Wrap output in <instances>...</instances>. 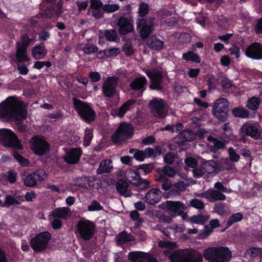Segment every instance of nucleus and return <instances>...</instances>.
<instances>
[{
	"mask_svg": "<svg viewBox=\"0 0 262 262\" xmlns=\"http://www.w3.org/2000/svg\"><path fill=\"white\" fill-rule=\"evenodd\" d=\"M158 244L160 247L166 249L164 253L171 262H202V254L198 251L185 249L174 252L177 247L176 243L160 241Z\"/></svg>",
	"mask_w": 262,
	"mask_h": 262,
	"instance_id": "1",
	"label": "nucleus"
},
{
	"mask_svg": "<svg viewBox=\"0 0 262 262\" xmlns=\"http://www.w3.org/2000/svg\"><path fill=\"white\" fill-rule=\"evenodd\" d=\"M26 108L16 97H11L0 104V118L21 121L27 117Z\"/></svg>",
	"mask_w": 262,
	"mask_h": 262,
	"instance_id": "2",
	"label": "nucleus"
},
{
	"mask_svg": "<svg viewBox=\"0 0 262 262\" xmlns=\"http://www.w3.org/2000/svg\"><path fill=\"white\" fill-rule=\"evenodd\" d=\"M203 255L209 262H228L231 257V252L227 247L219 246L205 249Z\"/></svg>",
	"mask_w": 262,
	"mask_h": 262,
	"instance_id": "3",
	"label": "nucleus"
},
{
	"mask_svg": "<svg viewBox=\"0 0 262 262\" xmlns=\"http://www.w3.org/2000/svg\"><path fill=\"white\" fill-rule=\"evenodd\" d=\"M95 225L89 220H81L76 226L75 233L77 237L89 240L95 233Z\"/></svg>",
	"mask_w": 262,
	"mask_h": 262,
	"instance_id": "4",
	"label": "nucleus"
},
{
	"mask_svg": "<svg viewBox=\"0 0 262 262\" xmlns=\"http://www.w3.org/2000/svg\"><path fill=\"white\" fill-rule=\"evenodd\" d=\"M73 103L76 112L83 120L87 122L94 120L96 114L89 105L76 99H73Z\"/></svg>",
	"mask_w": 262,
	"mask_h": 262,
	"instance_id": "5",
	"label": "nucleus"
},
{
	"mask_svg": "<svg viewBox=\"0 0 262 262\" xmlns=\"http://www.w3.org/2000/svg\"><path fill=\"white\" fill-rule=\"evenodd\" d=\"M0 142L5 146L13 147L18 149L22 148L16 136L8 129H0Z\"/></svg>",
	"mask_w": 262,
	"mask_h": 262,
	"instance_id": "6",
	"label": "nucleus"
},
{
	"mask_svg": "<svg viewBox=\"0 0 262 262\" xmlns=\"http://www.w3.org/2000/svg\"><path fill=\"white\" fill-rule=\"evenodd\" d=\"M223 130L224 131V133L222 135L223 141L214 139L211 136L207 138V140L210 142V144H212V145L211 144V146H213L215 149H219L224 148L228 142L236 139V136L233 135L228 123L224 124Z\"/></svg>",
	"mask_w": 262,
	"mask_h": 262,
	"instance_id": "7",
	"label": "nucleus"
},
{
	"mask_svg": "<svg viewBox=\"0 0 262 262\" xmlns=\"http://www.w3.org/2000/svg\"><path fill=\"white\" fill-rule=\"evenodd\" d=\"M239 133L242 137L248 136L254 139H258L261 135V127L257 122H247L242 126Z\"/></svg>",
	"mask_w": 262,
	"mask_h": 262,
	"instance_id": "8",
	"label": "nucleus"
},
{
	"mask_svg": "<svg viewBox=\"0 0 262 262\" xmlns=\"http://www.w3.org/2000/svg\"><path fill=\"white\" fill-rule=\"evenodd\" d=\"M229 103L225 98L215 101L213 106V114L219 120L225 121L228 117Z\"/></svg>",
	"mask_w": 262,
	"mask_h": 262,
	"instance_id": "9",
	"label": "nucleus"
},
{
	"mask_svg": "<svg viewBox=\"0 0 262 262\" xmlns=\"http://www.w3.org/2000/svg\"><path fill=\"white\" fill-rule=\"evenodd\" d=\"M51 238L48 232H43L37 234L31 241V246L35 251H41L45 249Z\"/></svg>",
	"mask_w": 262,
	"mask_h": 262,
	"instance_id": "10",
	"label": "nucleus"
},
{
	"mask_svg": "<svg viewBox=\"0 0 262 262\" xmlns=\"http://www.w3.org/2000/svg\"><path fill=\"white\" fill-rule=\"evenodd\" d=\"M154 21L155 18L151 17L146 19L141 18L137 19V26L142 38H146L154 30Z\"/></svg>",
	"mask_w": 262,
	"mask_h": 262,
	"instance_id": "11",
	"label": "nucleus"
},
{
	"mask_svg": "<svg viewBox=\"0 0 262 262\" xmlns=\"http://www.w3.org/2000/svg\"><path fill=\"white\" fill-rule=\"evenodd\" d=\"M30 147L32 151L38 155L45 154L49 149V145L45 139L40 136L32 137L30 141Z\"/></svg>",
	"mask_w": 262,
	"mask_h": 262,
	"instance_id": "12",
	"label": "nucleus"
},
{
	"mask_svg": "<svg viewBox=\"0 0 262 262\" xmlns=\"http://www.w3.org/2000/svg\"><path fill=\"white\" fill-rule=\"evenodd\" d=\"M217 168L216 163L213 160L206 161L201 165L195 167L192 170L193 175L195 178H198L205 174H210L214 172Z\"/></svg>",
	"mask_w": 262,
	"mask_h": 262,
	"instance_id": "13",
	"label": "nucleus"
},
{
	"mask_svg": "<svg viewBox=\"0 0 262 262\" xmlns=\"http://www.w3.org/2000/svg\"><path fill=\"white\" fill-rule=\"evenodd\" d=\"M133 132V128L131 125L122 123L112 136V140L114 142L119 143L129 137L132 135Z\"/></svg>",
	"mask_w": 262,
	"mask_h": 262,
	"instance_id": "14",
	"label": "nucleus"
},
{
	"mask_svg": "<svg viewBox=\"0 0 262 262\" xmlns=\"http://www.w3.org/2000/svg\"><path fill=\"white\" fill-rule=\"evenodd\" d=\"M125 179L133 185L144 189L148 186L149 182L146 179H141L139 174L135 170L129 169L125 174Z\"/></svg>",
	"mask_w": 262,
	"mask_h": 262,
	"instance_id": "15",
	"label": "nucleus"
},
{
	"mask_svg": "<svg viewBox=\"0 0 262 262\" xmlns=\"http://www.w3.org/2000/svg\"><path fill=\"white\" fill-rule=\"evenodd\" d=\"M149 107L152 114L157 117H164L167 114L165 103L163 100L155 98L150 102Z\"/></svg>",
	"mask_w": 262,
	"mask_h": 262,
	"instance_id": "16",
	"label": "nucleus"
},
{
	"mask_svg": "<svg viewBox=\"0 0 262 262\" xmlns=\"http://www.w3.org/2000/svg\"><path fill=\"white\" fill-rule=\"evenodd\" d=\"M118 84V78L115 77H107L103 82L102 91L106 97H111L116 93V88Z\"/></svg>",
	"mask_w": 262,
	"mask_h": 262,
	"instance_id": "17",
	"label": "nucleus"
},
{
	"mask_svg": "<svg viewBox=\"0 0 262 262\" xmlns=\"http://www.w3.org/2000/svg\"><path fill=\"white\" fill-rule=\"evenodd\" d=\"M247 57L256 60L262 59V46L258 42H254L248 46L245 50Z\"/></svg>",
	"mask_w": 262,
	"mask_h": 262,
	"instance_id": "18",
	"label": "nucleus"
},
{
	"mask_svg": "<svg viewBox=\"0 0 262 262\" xmlns=\"http://www.w3.org/2000/svg\"><path fill=\"white\" fill-rule=\"evenodd\" d=\"M82 151L80 148H71L66 150L64 160L69 164L77 163L81 157Z\"/></svg>",
	"mask_w": 262,
	"mask_h": 262,
	"instance_id": "19",
	"label": "nucleus"
},
{
	"mask_svg": "<svg viewBox=\"0 0 262 262\" xmlns=\"http://www.w3.org/2000/svg\"><path fill=\"white\" fill-rule=\"evenodd\" d=\"M128 256L130 260L134 262H158L155 258L142 252H131Z\"/></svg>",
	"mask_w": 262,
	"mask_h": 262,
	"instance_id": "20",
	"label": "nucleus"
},
{
	"mask_svg": "<svg viewBox=\"0 0 262 262\" xmlns=\"http://www.w3.org/2000/svg\"><path fill=\"white\" fill-rule=\"evenodd\" d=\"M120 34L125 35L134 30L133 20L132 18L120 17L118 21Z\"/></svg>",
	"mask_w": 262,
	"mask_h": 262,
	"instance_id": "21",
	"label": "nucleus"
},
{
	"mask_svg": "<svg viewBox=\"0 0 262 262\" xmlns=\"http://www.w3.org/2000/svg\"><path fill=\"white\" fill-rule=\"evenodd\" d=\"M145 73L151 80L150 88L152 89L159 90L161 89V73L155 70L145 71Z\"/></svg>",
	"mask_w": 262,
	"mask_h": 262,
	"instance_id": "22",
	"label": "nucleus"
},
{
	"mask_svg": "<svg viewBox=\"0 0 262 262\" xmlns=\"http://www.w3.org/2000/svg\"><path fill=\"white\" fill-rule=\"evenodd\" d=\"M159 207L170 212L179 214L184 209L183 205L179 202L166 201L161 204Z\"/></svg>",
	"mask_w": 262,
	"mask_h": 262,
	"instance_id": "23",
	"label": "nucleus"
},
{
	"mask_svg": "<svg viewBox=\"0 0 262 262\" xmlns=\"http://www.w3.org/2000/svg\"><path fill=\"white\" fill-rule=\"evenodd\" d=\"M200 196L204 197L208 201L213 202L216 201L224 200L226 196L220 192L212 189H209L206 191L200 194Z\"/></svg>",
	"mask_w": 262,
	"mask_h": 262,
	"instance_id": "24",
	"label": "nucleus"
},
{
	"mask_svg": "<svg viewBox=\"0 0 262 262\" xmlns=\"http://www.w3.org/2000/svg\"><path fill=\"white\" fill-rule=\"evenodd\" d=\"M161 191L159 189H152L145 196V201L150 204H155L158 203L161 198Z\"/></svg>",
	"mask_w": 262,
	"mask_h": 262,
	"instance_id": "25",
	"label": "nucleus"
},
{
	"mask_svg": "<svg viewBox=\"0 0 262 262\" xmlns=\"http://www.w3.org/2000/svg\"><path fill=\"white\" fill-rule=\"evenodd\" d=\"M56 7V10L52 8L46 10L44 12L38 15L37 17H50L53 15H59L62 12V3L61 1L58 2Z\"/></svg>",
	"mask_w": 262,
	"mask_h": 262,
	"instance_id": "26",
	"label": "nucleus"
},
{
	"mask_svg": "<svg viewBox=\"0 0 262 262\" xmlns=\"http://www.w3.org/2000/svg\"><path fill=\"white\" fill-rule=\"evenodd\" d=\"M116 189L120 194L128 197L132 195L128 183L123 180L119 181L116 184Z\"/></svg>",
	"mask_w": 262,
	"mask_h": 262,
	"instance_id": "27",
	"label": "nucleus"
},
{
	"mask_svg": "<svg viewBox=\"0 0 262 262\" xmlns=\"http://www.w3.org/2000/svg\"><path fill=\"white\" fill-rule=\"evenodd\" d=\"M196 135L192 131L185 130L180 134L177 138L178 142L182 145L184 142L191 141L195 139Z\"/></svg>",
	"mask_w": 262,
	"mask_h": 262,
	"instance_id": "28",
	"label": "nucleus"
},
{
	"mask_svg": "<svg viewBox=\"0 0 262 262\" xmlns=\"http://www.w3.org/2000/svg\"><path fill=\"white\" fill-rule=\"evenodd\" d=\"M52 215L55 217L67 219L71 216V211L68 207L58 208L52 211Z\"/></svg>",
	"mask_w": 262,
	"mask_h": 262,
	"instance_id": "29",
	"label": "nucleus"
},
{
	"mask_svg": "<svg viewBox=\"0 0 262 262\" xmlns=\"http://www.w3.org/2000/svg\"><path fill=\"white\" fill-rule=\"evenodd\" d=\"M146 83V80L145 77L140 76L135 79L130 84V88L135 91L145 90V85Z\"/></svg>",
	"mask_w": 262,
	"mask_h": 262,
	"instance_id": "30",
	"label": "nucleus"
},
{
	"mask_svg": "<svg viewBox=\"0 0 262 262\" xmlns=\"http://www.w3.org/2000/svg\"><path fill=\"white\" fill-rule=\"evenodd\" d=\"M27 49L22 47L16 46V59L18 62H26L30 58L26 52Z\"/></svg>",
	"mask_w": 262,
	"mask_h": 262,
	"instance_id": "31",
	"label": "nucleus"
},
{
	"mask_svg": "<svg viewBox=\"0 0 262 262\" xmlns=\"http://www.w3.org/2000/svg\"><path fill=\"white\" fill-rule=\"evenodd\" d=\"M47 51L43 45H36L32 51L33 56L36 59H42L46 55Z\"/></svg>",
	"mask_w": 262,
	"mask_h": 262,
	"instance_id": "32",
	"label": "nucleus"
},
{
	"mask_svg": "<svg viewBox=\"0 0 262 262\" xmlns=\"http://www.w3.org/2000/svg\"><path fill=\"white\" fill-rule=\"evenodd\" d=\"M134 106L135 101L133 100H129L119 108L115 115L121 118L127 111L132 110Z\"/></svg>",
	"mask_w": 262,
	"mask_h": 262,
	"instance_id": "33",
	"label": "nucleus"
},
{
	"mask_svg": "<svg viewBox=\"0 0 262 262\" xmlns=\"http://www.w3.org/2000/svg\"><path fill=\"white\" fill-rule=\"evenodd\" d=\"M134 240L133 236L126 232H122L116 237V243L118 245H122Z\"/></svg>",
	"mask_w": 262,
	"mask_h": 262,
	"instance_id": "34",
	"label": "nucleus"
},
{
	"mask_svg": "<svg viewBox=\"0 0 262 262\" xmlns=\"http://www.w3.org/2000/svg\"><path fill=\"white\" fill-rule=\"evenodd\" d=\"M23 180L24 184L28 187H33L37 184L36 179L33 172L27 173L25 172Z\"/></svg>",
	"mask_w": 262,
	"mask_h": 262,
	"instance_id": "35",
	"label": "nucleus"
},
{
	"mask_svg": "<svg viewBox=\"0 0 262 262\" xmlns=\"http://www.w3.org/2000/svg\"><path fill=\"white\" fill-rule=\"evenodd\" d=\"M112 167L111 161L110 160H104L100 163L97 172L98 174L107 173L111 171Z\"/></svg>",
	"mask_w": 262,
	"mask_h": 262,
	"instance_id": "36",
	"label": "nucleus"
},
{
	"mask_svg": "<svg viewBox=\"0 0 262 262\" xmlns=\"http://www.w3.org/2000/svg\"><path fill=\"white\" fill-rule=\"evenodd\" d=\"M182 58L187 61H192L196 63H200L201 62L199 55L192 51H188L183 53Z\"/></svg>",
	"mask_w": 262,
	"mask_h": 262,
	"instance_id": "37",
	"label": "nucleus"
},
{
	"mask_svg": "<svg viewBox=\"0 0 262 262\" xmlns=\"http://www.w3.org/2000/svg\"><path fill=\"white\" fill-rule=\"evenodd\" d=\"M260 98L256 97H252L248 100L246 106L252 111L257 110L260 104Z\"/></svg>",
	"mask_w": 262,
	"mask_h": 262,
	"instance_id": "38",
	"label": "nucleus"
},
{
	"mask_svg": "<svg viewBox=\"0 0 262 262\" xmlns=\"http://www.w3.org/2000/svg\"><path fill=\"white\" fill-rule=\"evenodd\" d=\"M148 46L154 50H160L163 46V41L155 37H152L148 40Z\"/></svg>",
	"mask_w": 262,
	"mask_h": 262,
	"instance_id": "39",
	"label": "nucleus"
},
{
	"mask_svg": "<svg viewBox=\"0 0 262 262\" xmlns=\"http://www.w3.org/2000/svg\"><path fill=\"white\" fill-rule=\"evenodd\" d=\"M232 112L235 117L241 118H247L249 115V113L248 111L244 108L239 107L233 108Z\"/></svg>",
	"mask_w": 262,
	"mask_h": 262,
	"instance_id": "40",
	"label": "nucleus"
},
{
	"mask_svg": "<svg viewBox=\"0 0 262 262\" xmlns=\"http://www.w3.org/2000/svg\"><path fill=\"white\" fill-rule=\"evenodd\" d=\"M162 148H163L159 146L156 147L155 148H146L144 151V153L145 155V157L160 155L162 152Z\"/></svg>",
	"mask_w": 262,
	"mask_h": 262,
	"instance_id": "41",
	"label": "nucleus"
},
{
	"mask_svg": "<svg viewBox=\"0 0 262 262\" xmlns=\"http://www.w3.org/2000/svg\"><path fill=\"white\" fill-rule=\"evenodd\" d=\"M79 49L83 50L87 54H92L97 51V47L90 43L86 45L81 44L79 46Z\"/></svg>",
	"mask_w": 262,
	"mask_h": 262,
	"instance_id": "42",
	"label": "nucleus"
},
{
	"mask_svg": "<svg viewBox=\"0 0 262 262\" xmlns=\"http://www.w3.org/2000/svg\"><path fill=\"white\" fill-rule=\"evenodd\" d=\"M209 219L208 215H193L190 217V220L192 223L202 224L207 221Z\"/></svg>",
	"mask_w": 262,
	"mask_h": 262,
	"instance_id": "43",
	"label": "nucleus"
},
{
	"mask_svg": "<svg viewBox=\"0 0 262 262\" xmlns=\"http://www.w3.org/2000/svg\"><path fill=\"white\" fill-rule=\"evenodd\" d=\"M129 152L130 154H134V157L137 161H143L146 158L145 155L143 151L132 148L129 149Z\"/></svg>",
	"mask_w": 262,
	"mask_h": 262,
	"instance_id": "44",
	"label": "nucleus"
},
{
	"mask_svg": "<svg viewBox=\"0 0 262 262\" xmlns=\"http://www.w3.org/2000/svg\"><path fill=\"white\" fill-rule=\"evenodd\" d=\"M83 183L79 184L78 185L81 187L90 189L94 187V179L92 178H83L81 179Z\"/></svg>",
	"mask_w": 262,
	"mask_h": 262,
	"instance_id": "45",
	"label": "nucleus"
},
{
	"mask_svg": "<svg viewBox=\"0 0 262 262\" xmlns=\"http://www.w3.org/2000/svg\"><path fill=\"white\" fill-rule=\"evenodd\" d=\"M33 40V38H31L28 35H25L21 36L20 41L17 43L16 46H20V47L27 49L30 43Z\"/></svg>",
	"mask_w": 262,
	"mask_h": 262,
	"instance_id": "46",
	"label": "nucleus"
},
{
	"mask_svg": "<svg viewBox=\"0 0 262 262\" xmlns=\"http://www.w3.org/2000/svg\"><path fill=\"white\" fill-rule=\"evenodd\" d=\"M93 130L91 128H86L84 132L83 144L85 146H89L93 138Z\"/></svg>",
	"mask_w": 262,
	"mask_h": 262,
	"instance_id": "47",
	"label": "nucleus"
},
{
	"mask_svg": "<svg viewBox=\"0 0 262 262\" xmlns=\"http://www.w3.org/2000/svg\"><path fill=\"white\" fill-rule=\"evenodd\" d=\"M120 6L118 4H105L103 6V10L106 13H113L119 10Z\"/></svg>",
	"mask_w": 262,
	"mask_h": 262,
	"instance_id": "48",
	"label": "nucleus"
},
{
	"mask_svg": "<svg viewBox=\"0 0 262 262\" xmlns=\"http://www.w3.org/2000/svg\"><path fill=\"white\" fill-rule=\"evenodd\" d=\"M13 156L14 158L18 162L21 166H28L29 165V161L24 158L22 156L20 155L18 153L14 152L13 153Z\"/></svg>",
	"mask_w": 262,
	"mask_h": 262,
	"instance_id": "49",
	"label": "nucleus"
},
{
	"mask_svg": "<svg viewBox=\"0 0 262 262\" xmlns=\"http://www.w3.org/2000/svg\"><path fill=\"white\" fill-rule=\"evenodd\" d=\"M185 163L186 165V169L187 170L192 168L193 170L197 166V162L196 160L190 157L187 158L185 159Z\"/></svg>",
	"mask_w": 262,
	"mask_h": 262,
	"instance_id": "50",
	"label": "nucleus"
},
{
	"mask_svg": "<svg viewBox=\"0 0 262 262\" xmlns=\"http://www.w3.org/2000/svg\"><path fill=\"white\" fill-rule=\"evenodd\" d=\"M242 219L243 215L241 213L233 214L230 217L228 221V225L230 226L233 224L240 221Z\"/></svg>",
	"mask_w": 262,
	"mask_h": 262,
	"instance_id": "51",
	"label": "nucleus"
},
{
	"mask_svg": "<svg viewBox=\"0 0 262 262\" xmlns=\"http://www.w3.org/2000/svg\"><path fill=\"white\" fill-rule=\"evenodd\" d=\"M33 173L36 177V181H43L47 178V174L43 169H38Z\"/></svg>",
	"mask_w": 262,
	"mask_h": 262,
	"instance_id": "52",
	"label": "nucleus"
},
{
	"mask_svg": "<svg viewBox=\"0 0 262 262\" xmlns=\"http://www.w3.org/2000/svg\"><path fill=\"white\" fill-rule=\"evenodd\" d=\"M222 85L227 91L233 90L234 86L233 85L231 81L226 78H224L221 81Z\"/></svg>",
	"mask_w": 262,
	"mask_h": 262,
	"instance_id": "53",
	"label": "nucleus"
},
{
	"mask_svg": "<svg viewBox=\"0 0 262 262\" xmlns=\"http://www.w3.org/2000/svg\"><path fill=\"white\" fill-rule=\"evenodd\" d=\"M247 253L251 256L254 257L256 255L261 256H262V249L255 247L252 248L247 251Z\"/></svg>",
	"mask_w": 262,
	"mask_h": 262,
	"instance_id": "54",
	"label": "nucleus"
},
{
	"mask_svg": "<svg viewBox=\"0 0 262 262\" xmlns=\"http://www.w3.org/2000/svg\"><path fill=\"white\" fill-rule=\"evenodd\" d=\"M149 8L146 3H141L139 6V13L142 18L145 16L148 12Z\"/></svg>",
	"mask_w": 262,
	"mask_h": 262,
	"instance_id": "55",
	"label": "nucleus"
},
{
	"mask_svg": "<svg viewBox=\"0 0 262 262\" xmlns=\"http://www.w3.org/2000/svg\"><path fill=\"white\" fill-rule=\"evenodd\" d=\"M101 209L102 206L96 201H93L88 207V210L90 211H98Z\"/></svg>",
	"mask_w": 262,
	"mask_h": 262,
	"instance_id": "56",
	"label": "nucleus"
},
{
	"mask_svg": "<svg viewBox=\"0 0 262 262\" xmlns=\"http://www.w3.org/2000/svg\"><path fill=\"white\" fill-rule=\"evenodd\" d=\"M105 54L107 56H114L118 55L120 53V50L117 48H109L104 51Z\"/></svg>",
	"mask_w": 262,
	"mask_h": 262,
	"instance_id": "57",
	"label": "nucleus"
},
{
	"mask_svg": "<svg viewBox=\"0 0 262 262\" xmlns=\"http://www.w3.org/2000/svg\"><path fill=\"white\" fill-rule=\"evenodd\" d=\"M183 127V125L182 123H178L175 126L167 125L165 128V130L170 131L172 133L174 132H179L182 130Z\"/></svg>",
	"mask_w": 262,
	"mask_h": 262,
	"instance_id": "58",
	"label": "nucleus"
},
{
	"mask_svg": "<svg viewBox=\"0 0 262 262\" xmlns=\"http://www.w3.org/2000/svg\"><path fill=\"white\" fill-rule=\"evenodd\" d=\"M163 172L165 174L172 177L176 174L175 170L169 166H165L163 168Z\"/></svg>",
	"mask_w": 262,
	"mask_h": 262,
	"instance_id": "59",
	"label": "nucleus"
},
{
	"mask_svg": "<svg viewBox=\"0 0 262 262\" xmlns=\"http://www.w3.org/2000/svg\"><path fill=\"white\" fill-rule=\"evenodd\" d=\"M228 151L230 160L233 162H237L239 159V155L236 153L232 147L229 148Z\"/></svg>",
	"mask_w": 262,
	"mask_h": 262,
	"instance_id": "60",
	"label": "nucleus"
},
{
	"mask_svg": "<svg viewBox=\"0 0 262 262\" xmlns=\"http://www.w3.org/2000/svg\"><path fill=\"white\" fill-rule=\"evenodd\" d=\"M105 36L107 40L110 41H114L115 40L117 35L115 31L110 30L105 32Z\"/></svg>",
	"mask_w": 262,
	"mask_h": 262,
	"instance_id": "61",
	"label": "nucleus"
},
{
	"mask_svg": "<svg viewBox=\"0 0 262 262\" xmlns=\"http://www.w3.org/2000/svg\"><path fill=\"white\" fill-rule=\"evenodd\" d=\"M229 51L231 55L234 56L237 59L239 58L241 55L240 50L237 47L234 45L229 49Z\"/></svg>",
	"mask_w": 262,
	"mask_h": 262,
	"instance_id": "62",
	"label": "nucleus"
},
{
	"mask_svg": "<svg viewBox=\"0 0 262 262\" xmlns=\"http://www.w3.org/2000/svg\"><path fill=\"white\" fill-rule=\"evenodd\" d=\"M190 205L196 209H202L204 208V203L198 199L192 200L190 201Z\"/></svg>",
	"mask_w": 262,
	"mask_h": 262,
	"instance_id": "63",
	"label": "nucleus"
},
{
	"mask_svg": "<svg viewBox=\"0 0 262 262\" xmlns=\"http://www.w3.org/2000/svg\"><path fill=\"white\" fill-rule=\"evenodd\" d=\"M176 156L174 154L169 152L164 157V160L167 164H171L174 160Z\"/></svg>",
	"mask_w": 262,
	"mask_h": 262,
	"instance_id": "64",
	"label": "nucleus"
}]
</instances>
